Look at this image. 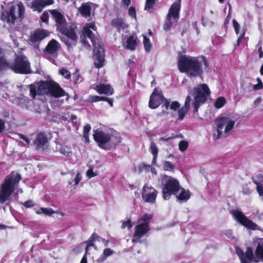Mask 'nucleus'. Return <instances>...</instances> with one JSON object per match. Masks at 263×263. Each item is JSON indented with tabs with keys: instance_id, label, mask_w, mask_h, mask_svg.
<instances>
[{
	"instance_id": "55",
	"label": "nucleus",
	"mask_w": 263,
	"mask_h": 263,
	"mask_svg": "<svg viewBox=\"0 0 263 263\" xmlns=\"http://www.w3.org/2000/svg\"><path fill=\"white\" fill-rule=\"evenodd\" d=\"M224 234L227 236H228L229 238H231V237H232L233 233H232V230H227L225 231Z\"/></svg>"
},
{
	"instance_id": "19",
	"label": "nucleus",
	"mask_w": 263,
	"mask_h": 263,
	"mask_svg": "<svg viewBox=\"0 0 263 263\" xmlns=\"http://www.w3.org/2000/svg\"><path fill=\"white\" fill-rule=\"evenodd\" d=\"M49 35V32L48 31L44 29H37L31 34L29 41L32 44H36L40 42Z\"/></svg>"
},
{
	"instance_id": "56",
	"label": "nucleus",
	"mask_w": 263,
	"mask_h": 263,
	"mask_svg": "<svg viewBox=\"0 0 263 263\" xmlns=\"http://www.w3.org/2000/svg\"><path fill=\"white\" fill-rule=\"evenodd\" d=\"M5 127V122L0 118V132L4 129Z\"/></svg>"
},
{
	"instance_id": "18",
	"label": "nucleus",
	"mask_w": 263,
	"mask_h": 263,
	"mask_svg": "<svg viewBox=\"0 0 263 263\" xmlns=\"http://www.w3.org/2000/svg\"><path fill=\"white\" fill-rule=\"evenodd\" d=\"M163 96L162 93L155 88L152 93L149 101V107L155 109L158 107L163 102Z\"/></svg>"
},
{
	"instance_id": "62",
	"label": "nucleus",
	"mask_w": 263,
	"mask_h": 263,
	"mask_svg": "<svg viewBox=\"0 0 263 263\" xmlns=\"http://www.w3.org/2000/svg\"><path fill=\"white\" fill-rule=\"evenodd\" d=\"M122 2L124 5H125L126 6H128L129 5L130 1V0H122Z\"/></svg>"
},
{
	"instance_id": "25",
	"label": "nucleus",
	"mask_w": 263,
	"mask_h": 263,
	"mask_svg": "<svg viewBox=\"0 0 263 263\" xmlns=\"http://www.w3.org/2000/svg\"><path fill=\"white\" fill-rule=\"evenodd\" d=\"M60 48V44L55 40H51L47 44L45 51L49 54L55 55Z\"/></svg>"
},
{
	"instance_id": "13",
	"label": "nucleus",
	"mask_w": 263,
	"mask_h": 263,
	"mask_svg": "<svg viewBox=\"0 0 263 263\" xmlns=\"http://www.w3.org/2000/svg\"><path fill=\"white\" fill-rule=\"evenodd\" d=\"M180 9V0H177L170 8L167 15L163 29L165 31L169 30L175 24L179 19V13Z\"/></svg>"
},
{
	"instance_id": "49",
	"label": "nucleus",
	"mask_w": 263,
	"mask_h": 263,
	"mask_svg": "<svg viewBox=\"0 0 263 263\" xmlns=\"http://www.w3.org/2000/svg\"><path fill=\"white\" fill-rule=\"evenodd\" d=\"M86 175L88 178H91L97 176L98 174L97 173L93 172L92 168H90L87 171Z\"/></svg>"
},
{
	"instance_id": "2",
	"label": "nucleus",
	"mask_w": 263,
	"mask_h": 263,
	"mask_svg": "<svg viewBox=\"0 0 263 263\" xmlns=\"http://www.w3.org/2000/svg\"><path fill=\"white\" fill-rule=\"evenodd\" d=\"M96 30L97 28L93 22L86 24L82 30L81 41L84 46L89 48L90 45L85 39L87 37L90 39L95 47L94 64L97 68H100L104 65V50L102 46L97 45L96 42L95 34L92 33V31Z\"/></svg>"
},
{
	"instance_id": "14",
	"label": "nucleus",
	"mask_w": 263,
	"mask_h": 263,
	"mask_svg": "<svg viewBox=\"0 0 263 263\" xmlns=\"http://www.w3.org/2000/svg\"><path fill=\"white\" fill-rule=\"evenodd\" d=\"M257 245L255 251V257L251 248H247L245 254V258L250 263L251 261L257 262L259 260L263 262V238H258L255 241Z\"/></svg>"
},
{
	"instance_id": "46",
	"label": "nucleus",
	"mask_w": 263,
	"mask_h": 263,
	"mask_svg": "<svg viewBox=\"0 0 263 263\" xmlns=\"http://www.w3.org/2000/svg\"><path fill=\"white\" fill-rule=\"evenodd\" d=\"M202 23L204 26H210L213 25L214 24V23L212 21H210L209 20V18L206 17H202Z\"/></svg>"
},
{
	"instance_id": "37",
	"label": "nucleus",
	"mask_w": 263,
	"mask_h": 263,
	"mask_svg": "<svg viewBox=\"0 0 263 263\" xmlns=\"http://www.w3.org/2000/svg\"><path fill=\"white\" fill-rule=\"evenodd\" d=\"M236 253L239 257L241 263H249V261L246 260L245 258V254L242 252L241 249L236 248Z\"/></svg>"
},
{
	"instance_id": "45",
	"label": "nucleus",
	"mask_w": 263,
	"mask_h": 263,
	"mask_svg": "<svg viewBox=\"0 0 263 263\" xmlns=\"http://www.w3.org/2000/svg\"><path fill=\"white\" fill-rule=\"evenodd\" d=\"M245 33L246 29L244 28V27H243L241 30L240 36L237 39V46H239L240 43L242 42L243 39L244 38Z\"/></svg>"
},
{
	"instance_id": "31",
	"label": "nucleus",
	"mask_w": 263,
	"mask_h": 263,
	"mask_svg": "<svg viewBox=\"0 0 263 263\" xmlns=\"http://www.w3.org/2000/svg\"><path fill=\"white\" fill-rule=\"evenodd\" d=\"M226 103V100L223 97H219L217 98L215 103V107L219 109L221 108Z\"/></svg>"
},
{
	"instance_id": "28",
	"label": "nucleus",
	"mask_w": 263,
	"mask_h": 263,
	"mask_svg": "<svg viewBox=\"0 0 263 263\" xmlns=\"http://www.w3.org/2000/svg\"><path fill=\"white\" fill-rule=\"evenodd\" d=\"M112 24L113 26L116 27L119 31H120L121 29L124 30L127 27V25L121 18L115 19L112 22Z\"/></svg>"
},
{
	"instance_id": "3",
	"label": "nucleus",
	"mask_w": 263,
	"mask_h": 263,
	"mask_svg": "<svg viewBox=\"0 0 263 263\" xmlns=\"http://www.w3.org/2000/svg\"><path fill=\"white\" fill-rule=\"evenodd\" d=\"M207 67V61L203 57L194 58L181 55L178 60V67L181 72H185L190 76H200L202 72V65Z\"/></svg>"
},
{
	"instance_id": "63",
	"label": "nucleus",
	"mask_w": 263,
	"mask_h": 263,
	"mask_svg": "<svg viewBox=\"0 0 263 263\" xmlns=\"http://www.w3.org/2000/svg\"><path fill=\"white\" fill-rule=\"evenodd\" d=\"M101 240H102V242L104 244V245H105V246H108V240H105V239H103V238H101Z\"/></svg>"
},
{
	"instance_id": "51",
	"label": "nucleus",
	"mask_w": 263,
	"mask_h": 263,
	"mask_svg": "<svg viewBox=\"0 0 263 263\" xmlns=\"http://www.w3.org/2000/svg\"><path fill=\"white\" fill-rule=\"evenodd\" d=\"M100 97L97 96H91L88 99V101L90 102H96L99 101Z\"/></svg>"
},
{
	"instance_id": "30",
	"label": "nucleus",
	"mask_w": 263,
	"mask_h": 263,
	"mask_svg": "<svg viewBox=\"0 0 263 263\" xmlns=\"http://www.w3.org/2000/svg\"><path fill=\"white\" fill-rule=\"evenodd\" d=\"M82 179V176L80 172H78L74 177V180H69L68 183L71 186L77 185Z\"/></svg>"
},
{
	"instance_id": "21",
	"label": "nucleus",
	"mask_w": 263,
	"mask_h": 263,
	"mask_svg": "<svg viewBox=\"0 0 263 263\" xmlns=\"http://www.w3.org/2000/svg\"><path fill=\"white\" fill-rule=\"evenodd\" d=\"M92 88L96 90L99 94H104L108 96L111 95L114 93V89L110 85L94 84Z\"/></svg>"
},
{
	"instance_id": "23",
	"label": "nucleus",
	"mask_w": 263,
	"mask_h": 263,
	"mask_svg": "<svg viewBox=\"0 0 263 263\" xmlns=\"http://www.w3.org/2000/svg\"><path fill=\"white\" fill-rule=\"evenodd\" d=\"M95 6L92 3H83L79 8V11L83 16L88 18L90 16L92 8Z\"/></svg>"
},
{
	"instance_id": "1",
	"label": "nucleus",
	"mask_w": 263,
	"mask_h": 263,
	"mask_svg": "<svg viewBox=\"0 0 263 263\" xmlns=\"http://www.w3.org/2000/svg\"><path fill=\"white\" fill-rule=\"evenodd\" d=\"M211 91L208 86L205 84H200L195 87L193 90L189 92V95L185 99L184 106L178 110V119L182 120L187 112L191 101V96H193L194 100L193 102L194 112L198 111L199 107L203 104L210 96Z\"/></svg>"
},
{
	"instance_id": "57",
	"label": "nucleus",
	"mask_w": 263,
	"mask_h": 263,
	"mask_svg": "<svg viewBox=\"0 0 263 263\" xmlns=\"http://www.w3.org/2000/svg\"><path fill=\"white\" fill-rule=\"evenodd\" d=\"M262 98L261 97H258L256 99H255L253 102L254 105L256 106L258 105L261 101Z\"/></svg>"
},
{
	"instance_id": "34",
	"label": "nucleus",
	"mask_w": 263,
	"mask_h": 263,
	"mask_svg": "<svg viewBox=\"0 0 263 263\" xmlns=\"http://www.w3.org/2000/svg\"><path fill=\"white\" fill-rule=\"evenodd\" d=\"M163 170L165 171H173L174 169V165L172 162L167 161H165L163 162Z\"/></svg>"
},
{
	"instance_id": "59",
	"label": "nucleus",
	"mask_w": 263,
	"mask_h": 263,
	"mask_svg": "<svg viewBox=\"0 0 263 263\" xmlns=\"http://www.w3.org/2000/svg\"><path fill=\"white\" fill-rule=\"evenodd\" d=\"M89 133H84V138L85 140L86 143L89 142Z\"/></svg>"
},
{
	"instance_id": "38",
	"label": "nucleus",
	"mask_w": 263,
	"mask_h": 263,
	"mask_svg": "<svg viewBox=\"0 0 263 263\" xmlns=\"http://www.w3.org/2000/svg\"><path fill=\"white\" fill-rule=\"evenodd\" d=\"M256 81L257 82V84L254 85L253 86V89L254 91L260 90L263 88V84L261 79L259 78H257Z\"/></svg>"
},
{
	"instance_id": "60",
	"label": "nucleus",
	"mask_w": 263,
	"mask_h": 263,
	"mask_svg": "<svg viewBox=\"0 0 263 263\" xmlns=\"http://www.w3.org/2000/svg\"><path fill=\"white\" fill-rule=\"evenodd\" d=\"M77 119V117L74 115H71L70 120L71 121L69 122L70 123L73 124L74 123V120Z\"/></svg>"
},
{
	"instance_id": "26",
	"label": "nucleus",
	"mask_w": 263,
	"mask_h": 263,
	"mask_svg": "<svg viewBox=\"0 0 263 263\" xmlns=\"http://www.w3.org/2000/svg\"><path fill=\"white\" fill-rule=\"evenodd\" d=\"M175 195L177 199L180 201H187L190 198V194L188 190L186 191L180 187Z\"/></svg>"
},
{
	"instance_id": "41",
	"label": "nucleus",
	"mask_w": 263,
	"mask_h": 263,
	"mask_svg": "<svg viewBox=\"0 0 263 263\" xmlns=\"http://www.w3.org/2000/svg\"><path fill=\"white\" fill-rule=\"evenodd\" d=\"M155 3V0H146L145 6V10L151 12V9L152 8Z\"/></svg>"
},
{
	"instance_id": "33",
	"label": "nucleus",
	"mask_w": 263,
	"mask_h": 263,
	"mask_svg": "<svg viewBox=\"0 0 263 263\" xmlns=\"http://www.w3.org/2000/svg\"><path fill=\"white\" fill-rule=\"evenodd\" d=\"M114 253V251L110 248H107L104 250L103 254L101 258V260L104 261L106 259V258L112 255Z\"/></svg>"
},
{
	"instance_id": "44",
	"label": "nucleus",
	"mask_w": 263,
	"mask_h": 263,
	"mask_svg": "<svg viewBox=\"0 0 263 263\" xmlns=\"http://www.w3.org/2000/svg\"><path fill=\"white\" fill-rule=\"evenodd\" d=\"M151 152L153 156L157 155L158 148L154 142H152L151 144Z\"/></svg>"
},
{
	"instance_id": "52",
	"label": "nucleus",
	"mask_w": 263,
	"mask_h": 263,
	"mask_svg": "<svg viewBox=\"0 0 263 263\" xmlns=\"http://www.w3.org/2000/svg\"><path fill=\"white\" fill-rule=\"evenodd\" d=\"M73 78L75 83H79L82 81V78L78 73L74 74Z\"/></svg>"
},
{
	"instance_id": "20",
	"label": "nucleus",
	"mask_w": 263,
	"mask_h": 263,
	"mask_svg": "<svg viewBox=\"0 0 263 263\" xmlns=\"http://www.w3.org/2000/svg\"><path fill=\"white\" fill-rule=\"evenodd\" d=\"M137 37L130 35L123 39V46L127 49L134 50L137 45Z\"/></svg>"
},
{
	"instance_id": "36",
	"label": "nucleus",
	"mask_w": 263,
	"mask_h": 263,
	"mask_svg": "<svg viewBox=\"0 0 263 263\" xmlns=\"http://www.w3.org/2000/svg\"><path fill=\"white\" fill-rule=\"evenodd\" d=\"M58 150H59L61 154L66 156H69L71 153V152L70 151L69 148L66 146H62L59 148H57V151Z\"/></svg>"
},
{
	"instance_id": "48",
	"label": "nucleus",
	"mask_w": 263,
	"mask_h": 263,
	"mask_svg": "<svg viewBox=\"0 0 263 263\" xmlns=\"http://www.w3.org/2000/svg\"><path fill=\"white\" fill-rule=\"evenodd\" d=\"M48 18H49V13L48 12L45 11L44 12L41 16V20L42 22L48 24Z\"/></svg>"
},
{
	"instance_id": "54",
	"label": "nucleus",
	"mask_w": 263,
	"mask_h": 263,
	"mask_svg": "<svg viewBox=\"0 0 263 263\" xmlns=\"http://www.w3.org/2000/svg\"><path fill=\"white\" fill-rule=\"evenodd\" d=\"M242 192L243 194L249 195L252 193V190L249 188H243Z\"/></svg>"
},
{
	"instance_id": "17",
	"label": "nucleus",
	"mask_w": 263,
	"mask_h": 263,
	"mask_svg": "<svg viewBox=\"0 0 263 263\" xmlns=\"http://www.w3.org/2000/svg\"><path fill=\"white\" fill-rule=\"evenodd\" d=\"M157 194V191L151 185L145 184L143 187L142 197L146 202L154 203L156 201Z\"/></svg>"
},
{
	"instance_id": "22",
	"label": "nucleus",
	"mask_w": 263,
	"mask_h": 263,
	"mask_svg": "<svg viewBox=\"0 0 263 263\" xmlns=\"http://www.w3.org/2000/svg\"><path fill=\"white\" fill-rule=\"evenodd\" d=\"M53 4V0H34L32 3V8L34 11L40 12L46 6Z\"/></svg>"
},
{
	"instance_id": "15",
	"label": "nucleus",
	"mask_w": 263,
	"mask_h": 263,
	"mask_svg": "<svg viewBox=\"0 0 263 263\" xmlns=\"http://www.w3.org/2000/svg\"><path fill=\"white\" fill-rule=\"evenodd\" d=\"M233 218L240 224L251 230H259L260 227L252 220L248 218L241 212L235 210L231 212Z\"/></svg>"
},
{
	"instance_id": "32",
	"label": "nucleus",
	"mask_w": 263,
	"mask_h": 263,
	"mask_svg": "<svg viewBox=\"0 0 263 263\" xmlns=\"http://www.w3.org/2000/svg\"><path fill=\"white\" fill-rule=\"evenodd\" d=\"M143 44L145 50L148 52L152 48V44L149 40L145 35H143Z\"/></svg>"
},
{
	"instance_id": "7",
	"label": "nucleus",
	"mask_w": 263,
	"mask_h": 263,
	"mask_svg": "<svg viewBox=\"0 0 263 263\" xmlns=\"http://www.w3.org/2000/svg\"><path fill=\"white\" fill-rule=\"evenodd\" d=\"M25 14V7L22 2L15 1L8 5V8L4 10L1 14V20L8 24H14L15 19L23 18Z\"/></svg>"
},
{
	"instance_id": "43",
	"label": "nucleus",
	"mask_w": 263,
	"mask_h": 263,
	"mask_svg": "<svg viewBox=\"0 0 263 263\" xmlns=\"http://www.w3.org/2000/svg\"><path fill=\"white\" fill-rule=\"evenodd\" d=\"M233 26L237 34H240V25L235 20H233Z\"/></svg>"
},
{
	"instance_id": "16",
	"label": "nucleus",
	"mask_w": 263,
	"mask_h": 263,
	"mask_svg": "<svg viewBox=\"0 0 263 263\" xmlns=\"http://www.w3.org/2000/svg\"><path fill=\"white\" fill-rule=\"evenodd\" d=\"M236 121L237 118L234 116L222 117L216 119L215 124L219 132L222 129L230 132L234 128Z\"/></svg>"
},
{
	"instance_id": "61",
	"label": "nucleus",
	"mask_w": 263,
	"mask_h": 263,
	"mask_svg": "<svg viewBox=\"0 0 263 263\" xmlns=\"http://www.w3.org/2000/svg\"><path fill=\"white\" fill-rule=\"evenodd\" d=\"M80 263H87V259L86 257V254L85 253L81 259Z\"/></svg>"
},
{
	"instance_id": "39",
	"label": "nucleus",
	"mask_w": 263,
	"mask_h": 263,
	"mask_svg": "<svg viewBox=\"0 0 263 263\" xmlns=\"http://www.w3.org/2000/svg\"><path fill=\"white\" fill-rule=\"evenodd\" d=\"M41 210H42L43 214L48 216H51L55 213V212L51 208H41Z\"/></svg>"
},
{
	"instance_id": "8",
	"label": "nucleus",
	"mask_w": 263,
	"mask_h": 263,
	"mask_svg": "<svg viewBox=\"0 0 263 263\" xmlns=\"http://www.w3.org/2000/svg\"><path fill=\"white\" fill-rule=\"evenodd\" d=\"M46 133H28V135L19 134V136L23 139L27 144H30L32 141L36 148L39 150L44 151L48 146V140L50 138L45 134Z\"/></svg>"
},
{
	"instance_id": "10",
	"label": "nucleus",
	"mask_w": 263,
	"mask_h": 263,
	"mask_svg": "<svg viewBox=\"0 0 263 263\" xmlns=\"http://www.w3.org/2000/svg\"><path fill=\"white\" fill-rule=\"evenodd\" d=\"M11 69L15 73H28L30 71V63L24 55L21 53L16 55L15 61L5 65V68Z\"/></svg>"
},
{
	"instance_id": "58",
	"label": "nucleus",
	"mask_w": 263,
	"mask_h": 263,
	"mask_svg": "<svg viewBox=\"0 0 263 263\" xmlns=\"http://www.w3.org/2000/svg\"><path fill=\"white\" fill-rule=\"evenodd\" d=\"M91 129V126L89 124H86L84 127L83 132H89Z\"/></svg>"
},
{
	"instance_id": "42",
	"label": "nucleus",
	"mask_w": 263,
	"mask_h": 263,
	"mask_svg": "<svg viewBox=\"0 0 263 263\" xmlns=\"http://www.w3.org/2000/svg\"><path fill=\"white\" fill-rule=\"evenodd\" d=\"M60 73L66 79H69L70 78V72L65 68H62L60 71Z\"/></svg>"
},
{
	"instance_id": "6",
	"label": "nucleus",
	"mask_w": 263,
	"mask_h": 263,
	"mask_svg": "<svg viewBox=\"0 0 263 263\" xmlns=\"http://www.w3.org/2000/svg\"><path fill=\"white\" fill-rule=\"evenodd\" d=\"M21 175L16 172H12L7 176L0 184V204H3L9 200L13 192L17 188Z\"/></svg>"
},
{
	"instance_id": "53",
	"label": "nucleus",
	"mask_w": 263,
	"mask_h": 263,
	"mask_svg": "<svg viewBox=\"0 0 263 263\" xmlns=\"http://www.w3.org/2000/svg\"><path fill=\"white\" fill-rule=\"evenodd\" d=\"M24 205L27 208H30L33 206V202L31 200L27 201L24 203Z\"/></svg>"
},
{
	"instance_id": "11",
	"label": "nucleus",
	"mask_w": 263,
	"mask_h": 263,
	"mask_svg": "<svg viewBox=\"0 0 263 263\" xmlns=\"http://www.w3.org/2000/svg\"><path fill=\"white\" fill-rule=\"evenodd\" d=\"M163 198L168 200L172 194L175 195L180 187L179 182L175 178L165 175L162 179Z\"/></svg>"
},
{
	"instance_id": "24",
	"label": "nucleus",
	"mask_w": 263,
	"mask_h": 263,
	"mask_svg": "<svg viewBox=\"0 0 263 263\" xmlns=\"http://www.w3.org/2000/svg\"><path fill=\"white\" fill-rule=\"evenodd\" d=\"M253 182L256 185V190L259 197L263 200V176L257 175L253 178Z\"/></svg>"
},
{
	"instance_id": "9",
	"label": "nucleus",
	"mask_w": 263,
	"mask_h": 263,
	"mask_svg": "<svg viewBox=\"0 0 263 263\" xmlns=\"http://www.w3.org/2000/svg\"><path fill=\"white\" fill-rule=\"evenodd\" d=\"M93 137L98 146L106 151L115 147L116 144L121 141L120 137L111 138L108 133H94Z\"/></svg>"
},
{
	"instance_id": "5",
	"label": "nucleus",
	"mask_w": 263,
	"mask_h": 263,
	"mask_svg": "<svg viewBox=\"0 0 263 263\" xmlns=\"http://www.w3.org/2000/svg\"><path fill=\"white\" fill-rule=\"evenodd\" d=\"M30 93L32 98L37 95H48L55 98L64 96L65 91L53 81H41L30 86Z\"/></svg>"
},
{
	"instance_id": "29",
	"label": "nucleus",
	"mask_w": 263,
	"mask_h": 263,
	"mask_svg": "<svg viewBox=\"0 0 263 263\" xmlns=\"http://www.w3.org/2000/svg\"><path fill=\"white\" fill-rule=\"evenodd\" d=\"M228 136V133H212L210 135L213 140L216 141L226 138Z\"/></svg>"
},
{
	"instance_id": "50",
	"label": "nucleus",
	"mask_w": 263,
	"mask_h": 263,
	"mask_svg": "<svg viewBox=\"0 0 263 263\" xmlns=\"http://www.w3.org/2000/svg\"><path fill=\"white\" fill-rule=\"evenodd\" d=\"M128 15L135 19L136 18V11L134 7H130L129 8Z\"/></svg>"
},
{
	"instance_id": "47",
	"label": "nucleus",
	"mask_w": 263,
	"mask_h": 263,
	"mask_svg": "<svg viewBox=\"0 0 263 263\" xmlns=\"http://www.w3.org/2000/svg\"><path fill=\"white\" fill-rule=\"evenodd\" d=\"M133 223L132 222L131 220L128 219L127 221H124L122 223V228L125 229V228H128V229H130L133 227Z\"/></svg>"
},
{
	"instance_id": "4",
	"label": "nucleus",
	"mask_w": 263,
	"mask_h": 263,
	"mask_svg": "<svg viewBox=\"0 0 263 263\" xmlns=\"http://www.w3.org/2000/svg\"><path fill=\"white\" fill-rule=\"evenodd\" d=\"M52 17L57 24V30L61 32L63 36L61 39L68 46H71L77 41L78 37L76 32L72 27L66 28V21L63 14L57 10L49 11Z\"/></svg>"
},
{
	"instance_id": "12",
	"label": "nucleus",
	"mask_w": 263,
	"mask_h": 263,
	"mask_svg": "<svg viewBox=\"0 0 263 263\" xmlns=\"http://www.w3.org/2000/svg\"><path fill=\"white\" fill-rule=\"evenodd\" d=\"M152 217V215L145 214L140 218L138 221V224L135 228V233L132 239L133 242H139L140 238L148 232L149 223Z\"/></svg>"
},
{
	"instance_id": "35",
	"label": "nucleus",
	"mask_w": 263,
	"mask_h": 263,
	"mask_svg": "<svg viewBox=\"0 0 263 263\" xmlns=\"http://www.w3.org/2000/svg\"><path fill=\"white\" fill-rule=\"evenodd\" d=\"M178 146L179 150L181 152H183L187 149L189 146V143L186 141L181 140L179 142Z\"/></svg>"
},
{
	"instance_id": "64",
	"label": "nucleus",
	"mask_w": 263,
	"mask_h": 263,
	"mask_svg": "<svg viewBox=\"0 0 263 263\" xmlns=\"http://www.w3.org/2000/svg\"><path fill=\"white\" fill-rule=\"evenodd\" d=\"M107 102L109 103L110 106H113V100L110 99H108Z\"/></svg>"
},
{
	"instance_id": "27",
	"label": "nucleus",
	"mask_w": 263,
	"mask_h": 263,
	"mask_svg": "<svg viewBox=\"0 0 263 263\" xmlns=\"http://www.w3.org/2000/svg\"><path fill=\"white\" fill-rule=\"evenodd\" d=\"M170 106L171 109L173 110H176L179 108L180 104L177 101H173L170 104V101L168 100H165L163 106H164L165 108L167 109Z\"/></svg>"
},
{
	"instance_id": "40",
	"label": "nucleus",
	"mask_w": 263,
	"mask_h": 263,
	"mask_svg": "<svg viewBox=\"0 0 263 263\" xmlns=\"http://www.w3.org/2000/svg\"><path fill=\"white\" fill-rule=\"evenodd\" d=\"M97 238H99V237L96 235L93 234L92 235L91 237V240H90V239L88 240V245H87V247L85 248V253L86 254L87 253L89 247H90V246H94V244L92 242V241L93 240L96 239Z\"/></svg>"
}]
</instances>
